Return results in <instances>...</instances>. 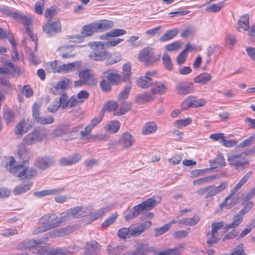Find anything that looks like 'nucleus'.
Returning a JSON list of instances; mask_svg holds the SVG:
<instances>
[{"instance_id":"1","label":"nucleus","mask_w":255,"mask_h":255,"mask_svg":"<svg viewBox=\"0 0 255 255\" xmlns=\"http://www.w3.org/2000/svg\"><path fill=\"white\" fill-rule=\"evenodd\" d=\"M8 14L11 15L15 19L19 20V22L23 24L25 30L23 32V39L22 41V44L25 48L26 52L30 56L32 54L30 47L32 41V33L30 28V25L32 24L31 18L15 12H11Z\"/></svg>"},{"instance_id":"2","label":"nucleus","mask_w":255,"mask_h":255,"mask_svg":"<svg viewBox=\"0 0 255 255\" xmlns=\"http://www.w3.org/2000/svg\"><path fill=\"white\" fill-rule=\"evenodd\" d=\"M227 160L229 164L238 172L242 171L249 166L246 150L238 149L235 152L228 155Z\"/></svg>"},{"instance_id":"3","label":"nucleus","mask_w":255,"mask_h":255,"mask_svg":"<svg viewBox=\"0 0 255 255\" xmlns=\"http://www.w3.org/2000/svg\"><path fill=\"white\" fill-rule=\"evenodd\" d=\"M5 168L7 171L20 179H29L31 177V174H28L30 172L28 167L24 163L15 164V158L12 156L6 162Z\"/></svg>"},{"instance_id":"4","label":"nucleus","mask_w":255,"mask_h":255,"mask_svg":"<svg viewBox=\"0 0 255 255\" xmlns=\"http://www.w3.org/2000/svg\"><path fill=\"white\" fill-rule=\"evenodd\" d=\"M48 241L47 238H43L37 240H33V254L38 255H65L67 252L61 248H51L49 249L48 247L41 246H34L33 244H44Z\"/></svg>"},{"instance_id":"5","label":"nucleus","mask_w":255,"mask_h":255,"mask_svg":"<svg viewBox=\"0 0 255 255\" xmlns=\"http://www.w3.org/2000/svg\"><path fill=\"white\" fill-rule=\"evenodd\" d=\"M57 215L55 214H47L43 216L38 221L40 226L34 230L33 234L43 233L58 227L56 222Z\"/></svg>"},{"instance_id":"6","label":"nucleus","mask_w":255,"mask_h":255,"mask_svg":"<svg viewBox=\"0 0 255 255\" xmlns=\"http://www.w3.org/2000/svg\"><path fill=\"white\" fill-rule=\"evenodd\" d=\"M252 175V171L247 172L240 180L238 183L230 191L229 195L226 198L223 202V205H226L229 200H231V203L237 204L239 203L241 197L240 195L235 193L244 185Z\"/></svg>"},{"instance_id":"7","label":"nucleus","mask_w":255,"mask_h":255,"mask_svg":"<svg viewBox=\"0 0 255 255\" xmlns=\"http://www.w3.org/2000/svg\"><path fill=\"white\" fill-rule=\"evenodd\" d=\"M101 41H95L89 43V46L93 50L89 54L90 59L94 61H103L112 56V54L108 51H104V47H102L99 45L94 46V43H98Z\"/></svg>"},{"instance_id":"8","label":"nucleus","mask_w":255,"mask_h":255,"mask_svg":"<svg viewBox=\"0 0 255 255\" xmlns=\"http://www.w3.org/2000/svg\"><path fill=\"white\" fill-rule=\"evenodd\" d=\"M32 144V135H27L23 140L22 144L19 146L17 149V154L19 159L23 161V163L26 164V161L29 159V153L27 146Z\"/></svg>"},{"instance_id":"9","label":"nucleus","mask_w":255,"mask_h":255,"mask_svg":"<svg viewBox=\"0 0 255 255\" xmlns=\"http://www.w3.org/2000/svg\"><path fill=\"white\" fill-rule=\"evenodd\" d=\"M135 139L129 132L124 133L118 141L112 140L109 144V148H116L118 144L121 145L124 148H129L134 143Z\"/></svg>"},{"instance_id":"10","label":"nucleus","mask_w":255,"mask_h":255,"mask_svg":"<svg viewBox=\"0 0 255 255\" xmlns=\"http://www.w3.org/2000/svg\"><path fill=\"white\" fill-rule=\"evenodd\" d=\"M139 61L144 62L146 65H152L158 59V57L154 56L153 49L151 47H146L142 49L138 54Z\"/></svg>"},{"instance_id":"11","label":"nucleus","mask_w":255,"mask_h":255,"mask_svg":"<svg viewBox=\"0 0 255 255\" xmlns=\"http://www.w3.org/2000/svg\"><path fill=\"white\" fill-rule=\"evenodd\" d=\"M59 102L61 108L65 110L75 107L78 103L76 97L72 96L68 98L67 95L65 93H62L60 95L59 98Z\"/></svg>"},{"instance_id":"12","label":"nucleus","mask_w":255,"mask_h":255,"mask_svg":"<svg viewBox=\"0 0 255 255\" xmlns=\"http://www.w3.org/2000/svg\"><path fill=\"white\" fill-rule=\"evenodd\" d=\"M55 163V160L54 157L48 156L39 157L34 161L35 166L42 170L50 168Z\"/></svg>"},{"instance_id":"13","label":"nucleus","mask_w":255,"mask_h":255,"mask_svg":"<svg viewBox=\"0 0 255 255\" xmlns=\"http://www.w3.org/2000/svg\"><path fill=\"white\" fill-rule=\"evenodd\" d=\"M77 230L75 225H70L65 227L53 230L49 233L51 238H57L67 236Z\"/></svg>"},{"instance_id":"14","label":"nucleus","mask_w":255,"mask_h":255,"mask_svg":"<svg viewBox=\"0 0 255 255\" xmlns=\"http://www.w3.org/2000/svg\"><path fill=\"white\" fill-rule=\"evenodd\" d=\"M79 77L83 83L90 85H95L97 81L94 74L89 70H85L79 72Z\"/></svg>"},{"instance_id":"15","label":"nucleus","mask_w":255,"mask_h":255,"mask_svg":"<svg viewBox=\"0 0 255 255\" xmlns=\"http://www.w3.org/2000/svg\"><path fill=\"white\" fill-rule=\"evenodd\" d=\"M72 218H79L88 216L91 213L89 207L78 206L70 209Z\"/></svg>"},{"instance_id":"16","label":"nucleus","mask_w":255,"mask_h":255,"mask_svg":"<svg viewBox=\"0 0 255 255\" xmlns=\"http://www.w3.org/2000/svg\"><path fill=\"white\" fill-rule=\"evenodd\" d=\"M228 186V182H222L219 186H216L215 185L208 186L207 194L205 195V198H209L216 196L219 193L224 191Z\"/></svg>"},{"instance_id":"17","label":"nucleus","mask_w":255,"mask_h":255,"mask_svg":"<svg viewBox=\"0 0 255 255\" xmlns=\"http://www.w3.org/2000/svg\"><path fill=\"white\" fill-rule=\"evenodd\" d=\"M134 250L132 252V255H144L148 253L155 252V249L152 247L141 243H137L134 246Z\"/></svg>"},{"instance_id":"18","label":"nucleus","mask_w":255,"mask_h":255,"mask_svg":"<svg viewBox=\"0 0 255 255\" xmlns=\"http://www.w3.org/2000/svg\"><path fill=\"white\" fill-rule=\"evenodd\" d=\"M82 158L80 154L75 153L68 157L61 158L59 160V163L62 166H71L79 161Z\"/></svg>"},{"instance_id":"19","label":"nucleus","mask_w":255,"mask_h":255,"mask_svg":"<svg viewBox=\"0 0 255 255\" xmlns=\"http://www.w3.org/2000/svg\"><path fill=\"white\" fill-rule=\"evenodd\" d=\"M177 93L180 95H186L191 93L194 91V87L193 83L179 82L176 86Z\"/></svg>"},{"instance_id":"20","label":"nucleus","mask_w":255,"mask_h":255,"mask_svg":"<svg viewBox=\"0 0 255 255\" xmlns=\"http://www.w3.org/2000/svg\"><path fill=\"white\" fill-rule=\"evenodd\" d=\"M100 249V245L96 241H93L86 244L84 252L86 255H97Z\"/></svg>"},{"instance_id":"21","label":"nucleus","mask_w":255,"mask_h":255,"mask_svg":"<svg viewBox=\"0 0 255 255\" xmlns=\"http://www.w3.org/2000/svg\"><path fill=\"white\" fill-rule=\"evenodd\" d=\"M103 77L112 84H117L121 81V76L113 69H109L103 73Z\"/></svg>"},{"instance_id":"22","label":"nucleus","mask_w":255,"mask_h":255,"mask_svg":"<svg viewBox=\"0 0 255 255\" xmlns=\"http://www.w3.org/2000/svg\"><path fill=\"white\" fill-rule=\"evenodd\" d=\"M151 225V222L147 221L135 228L129 227L131 237H136L141 234L145 230L149 228Z\"/></svg>"},{"instance_id":"23","label":"nucleus","mask_w":255,"mask_h":255,"mask_svg":"<svg viewBox=\"0 0 255 255\" xmlns=\"http://www.w3.org/2000/svg\"><path fill=\"white\" fill-rule=\"evenodd\" d=\"M33 121L34 123L41 125H49L53 123L54 119L52 116H49L47 117H40L38 112H33Z\"/></svg>"},{"instance_id":"24","label":"nucleus","mask_w":255,"mask_h":255,"mask_svg":"<svg viewBox=\"0 0 255 255\" xmlns=\"http://www.w3.org/2000/svg\"><path fill=\"white\" fill-rule=\"evenodd\" d=\"M30 120H27L20 122L16 127L14 132L16 134H21L25 133L32 127Z\"/></svg>"},{"instance_id":"25","label":"nucleus","mask_w":255,"mask_h":255,"mask_svg":"<svg viewBox=\"0 0 255 255\" xmlns=\"http://www.w3.org/2000/svg\"><path fill=\"white\" fill-rule=\"evenodd\" d=\"M80 63L75 61L71 63L62 64L60 73L65 74L75 71L80 67Z\"/></svg>"},{"instance_id":"26","label":"nucleus","mask_w":255,"mask_h":255,"mask_svg":"<svg viewBox=\"0 0 255 255\" xmlns=\"http://www.w3.org/2000/svg\"><path fill=\"white\" fill-rule=\"evenodd\" d=\"M97 32H102L109 29L113 27L114 23L112 20L103 19L98 22H95Z\"/></svg>"},{"instance_id":"27","label":"nucleus","mask_w":255,"mask_h":255,"mask_svg":"<svg viewBox=\"0 0 255 255\" xmlns=\"http://www.w3.org/2000/svg\"><path fill=\"white\" fill-rule=\"evenodd\" d=\"M63 188H59L56 189H51L45 190L41 191L35 192L34 195L37 197H43L48 195H56L64 191Z\"/></svg>"},{"instance_id":"28","label":"nucleus","mask_w":255,"mask_h":255,"mask_svg":"<svg viewBox=\"0 0 255 255\" xmlns=\"http://www.w3.org/2000/svg\"><path fill=\"white\" fill-rule=\"evenodd\" d=\"M168 88L167 85L163 83L156 82L151 87V92L154 94H164Z\"/></svg>"},{"instance_id":"29","label":"nucleus","mask_w":255,"mask_h":255,"mask_svg":"<svg viewBox=\"0 0 255 255\" xmlns=\"http://www.w3.org/2000/svg\"><path fill=\"white\" fill-rule=\"evenodd\" d=\"M140 204L133 207L125 216L126 221L132 219L135 217L138 216L142 211H144Z\"/></svg>"},{"instance_id":"30","label":"nucleus","mask_w":255,"mask_h":255,"mask_svg":"<svg viewBox=\"0 0 255 255\" xmlns=\"http://www.w3.org/2000/svg\"><path fill=\"white\" fill-rule=\"evenodd\" d=\"M237 27L239 31H240V29L249 31L250 27L249 26V16L248 14H245L240 17L238 22Z\"/></svg>"},{"instance_id":"31","label":"nucleus","mask_w":255,"mask_h":255,"mask_svg":"<svg viewBox=\"0 0 255 255\" xmlns=\"http://www.w3.org/2000/svg\"><path fill=\"white\" fill-rule=\"evenodd\" d=\"M157 129L156 124L153 122L146 123L143 126L141 131L144 135L155 132Z\"/></svg>"},{"instance_id":"32","label":"nucleus","mask_w":255,"mask_h":255,"mask_svg":"<svg viewBox=\"0 0 255 255\" xmlns=\"http://www.w3.org/2000/svg\"><path fill=\"white\" fill-rule=\"evenodd\" d=\"M243 216L239 212L235 215L233 219V222L225 227V232H227L230 229H234L238 227L243 221Z\"/></svg>"},{"instance_id":"33","label":"nucleus","mask_w":255,"mask_h":255,"mask_svg":"<svg viewBox=\"0 0 255 255\" xmlns=\"http://www.w3.org/2000/svg\"><path fill=\"white\" fill-rule=\"evenodd\" d=\"M113 208L112 206H107L95 211L91 215V220L95 221L103 217L106 213Z\"/></svg>"},{"instance_id":"34","label":"nucleus","mask_w":255,"mask_h":255,"mask_svg":"<svg viewBox=\"0 0 255 255\" xmlns=\"http://www.w3.org/2000/svg\"><path fill=\"white\" fill-rule=\"evenodd\" d=\"M210 165L212 168H222L225 165V162L223 156L221 154H219L213 161L210 160Z\"/></svg>"},{"instance_id":"35","label":"nucleus","mask_w":255,"mask_h":255,"mask_svg":"<svg viewBox=\"0 0 255 255\" xmlns=\"http://www.w3.org/2000/svg\"><path fill=\"white\" fill-rule=\"evenodd\" d=\"M136 83L138 87L145 89L151 85L152 79L148 77L141 76L136 80Z\"/></svg>"},{"instance_id":"36","label":"nucleus","mask_w":255,"mask_h":255,"mask_svg":"<svg viewBox=\"0 0 255 255\" xmlns=\"http://www.w3.org/2000/svg\"><path fill=\"white\" fill-rule=\"evenodd\" d=\"M211 74L207 73H203L194 78V82L202 85L206 84L212 79Z\"/></svg>"},{"instance_id":"37","label":"nucleus","mask_w":255,"mask_h":255,"mask_svg":"<svg viewBox=\"0 0 255 255\" xmlns=\"http://www.w3.org/2000/svg\"><path fill=\"white\" fill-rule=\"evenodd\" d=\"M218 176L217 175H211L206 177L195 179L193 181V184L194 185H203L206 183H209L211 181L217 179Z\"/></svg>"},{"instance_id":"38","label":"nucleus","mask_w":255,"mask_h":255,"mask_svg":"<svg viewBox=\"0 0 255 255\" xmlns=\"http://www.w3.org/2000/svg\"><path fill=\"white\" fill-rule=\"evenodd\" d=\"M154 97L150 93L144 92L136 96L135 102L138 103L143 104L152 101Z\"/></svg>"},{"instance_id":"39","label":"nucleus","mask_w":255,"mask_h":255,"mask_svg":"<svg viewBox=\"0 0 255 255\" xmlns=\"http://www.w3.org/2000/svg\"><path fill=\"white\" fill-rule=\"evenodd\" d=\"M95 32H97L95 22L84 25L83 27L82 34L85 36L91 35Z\"/></svg>"},{"instance_id":"40","label":"nucleus","mask_w":255,"mask_h":255,"mask_svg":"<svg viewBox=\"0 0 255 255\" xmlns=\"http://www.w3.org/2000/svg\"><path fill=\"white\" fill-rule=\"evenodd\" d=\"M71 212L69 210L60 214L59 216H57L56 222L58 224V227L64 222L70 220L72 218Z\"/></svg>"},{"instance_id":"41","label":"nucleus","mask_w":255,"mask_h":255,"mask_svg":"<svg viewBox=\"0 0 255 255\" xmlns=\"http://www.w3.org/2000/svg\"><path fill=\"white\" fill-rule=\"evenodd\" d=\"M178 33V29L174 28L166 31L160 38L161 42L169 40L176 36Z\"/></svg>"},{"instance_id":"42","label":"nucleus","mask_w":255,"mask_h":255,"mask_svg":"<svg viewBox=\"0 0 255 255\" xmlns=\"http://www.w3.org/2000/svg\"><path fill=\"white\" fill-rule=\"evenodd\" d=\"M123 41V39L117 38L111 41H108L105 43L101 41V42H99L98 43H94V44L95 45L94 46L96 47V45H99L100 46H102V47H104V48L106 49L111 46H116Z\"/></svg>"},{"instance_id":"43","label":"nucleus","mask_w":255,"mask_h":255,"mask_svg":"<svg viewBox=\"0 0 255 255\" xmlns=\"http://www.w3.org/2000/svg\"><path fill=\"white\" fill-rule=\"evenodd\" d=\"M125 250L123 246H113L109 245L107 247V252L109 255H119Z\"/></svg>"},{"instance_id":"44","label":"nucleus","mask_w":255,"mask_h":255,"mask_svg":"<svg viewBox=\"0 0 255 255\" xmlns=\"http://www.w3.org/2000/svg\"><path fill=\"white\" fill-rule=\"evenodd\" d=\"M120 125L117 121H112L105 127V129L111 133H116L120 128Z\"/></svg>"},{"instance_id":"45","label":"nucleus","mask_w":255,"mask_h":255,"mask_svg":"<svg viewBox=\"0 0 255 255\" xmlns=\"http://www.w3.org/2000/svg\"><path fill=\"white\" fill-rule=\"evenodd\" d=\"M30 188V185L29 184H20L16 186L13 189V193L15 195H20L26 192Z\"/></svg>"},{"instance_id":"46","label":"nucleus","mask_w":255,"mask_h":255,"mask_svg":"<svg viewBox=\"0 0 255 255\" xmlns=\"http://www.w3.org/2000/svg\"><path fill=\"white\" fill-rule=\"evenodd\" d=\"M156 205V201L150 198L144 201H143L140 205L142 206L144 210H150L154 207Z\"/></svg>"},{"instance_id":"47","label":"nucleus","mask_w":255,"mask_h":255,"mask_svg":"<svg viewBox=\"0 0 255 255\" xmlns=\"http://www.w3.org/2000/svg\"><path fill=\"white\" fill-rule=\"evenodd\" d=\"M74 49L73 46H62L59 48V50L62 52H65L61 54V56L63 58L66 59L74 56V55L71 54L70 52L73 51Z\"/></svg>"},{"instance_id":"48","label":"nucleus","mask_w":255,"mask_h":255,"mask_svg":"<svg viewBox=\"0 0 255 255\" xmlns=\"http://www.w3.org/2000/svg\"><path fill=\"white\" fill-rule=\"evenodd\" d=\"M45 136V133L44 132L43 128H40L38 130L35 129L33 132V141L34 140L36 141H41Z\"/></svg>"},{"instance_id":"49","label":"nucleus","mask_w":255,"mask_h":255,"mask_svg":"<svg viewBox=\"0 0 255 255\" xmlns=\"http://www.w3.org/2000/svg\"><path fill=\"white\" fill-rule=\"evenodd\" d=\"M61 62L58 61H52L48 64V66L51 69V72L59 73L61 71Z\"/></svg>"},{"instance_id":"50","label":"nucleus","mask_w":255,"mask_h":255,"mask_svg":"<svg viewBox=\"0 0 255 255\" xmlns=\"http://www.w3.org/2000/svg\"><path fill=\"white\" fill-rule=\"evenodd\" d=\"M123 70L124 72V75L123 80L127 81L130 78L131 75V66L129 64H125L123 66Z\"/></svg>"},{"instance_id":"51","label":"nucleus","mask_w":255,"mask_h":255,"mask_svg":"<svg viewBox=\"0 0 255 255\" xmlns=\"http://www.w3.org/2000/svg\"><path fill=\"white\" fill-rule=\"evenodd\" d=\"M131 87L130 84H128L125 87L124 89L122 91L119 95V99L120 100L123 101L128 98L131 89Z\"/></svg>"},{"instance_id":"52","label":"nucleus","mask_w":255,"mask_h":255,"mask_svg":"<svg viewBox=\"0 0 255 255\" xmlns=\"http://www.w3.org/2000/svg\"><path fill=\"white\" fill-rule=\"evenodd\" d=\"M162 60L165 68L168 70H172V63L171 58L166 52H164L163 53L162 56Z\"/></svg>"},{"instance_id":"53","label":"nucleus","mask_w":255,"mask_h":255,"mask_svg":"<svg viewBox=\"0 0 255 255\" xmlns=\"http://www.w3.org/2000/svg\"><path fill=\"white\" fill-rule=\"evenodd\" d=\"M224 4V1L212 4L206 8V11L209 12H218L221 10Z\"/></svg>"},{"instance_id":"54","label":"nucleus","mask_w":255,"mask_h":255,"mask_svg":"<svg viewBox=\"0 0 255 255\" xmlns=\"http://www.w3.org/2000/svg\"><path fill=\"white\" fill-rule=\"evenodd\" d=\"M196 29L194 27L188 26L181 34L182 37L187 38L192 36L195 33Z\"/></svg>"},{"instance_id":"55","label":"nucleus","mask_w":255,"mask_h":255,"mask_svg":"<svg viewBox=\"0 0 255 255\" xmlns=\"http://www.w3.org/2000/svg\"><path fill=\"white\" fill-rule=\"evenodd\" d=\"M126 33V31L124 29L116 28L112 29L109 32L106 33V37L107 36H110V37L119 36L124 35Z\"/></svg>"},{"instance_id":"56","label":"nucleus","mask_w":255,"mask_h":255,"mask_svg":"<svg viewBox=\"0 0 255 255\" xmlns=\"http://www.w3.org/2000/svg\"><path fill=\"white\" fill-rule=\"evenodd\" d=\"M118 236L120 238L126 239L131 237L130 228H122L120 229L118 232Z\"/></svg>"},{"instance_id":"57","label":"nucleus","mask_w":255,"mask_h":255,"mask_svg":"<svg viewBox=\"0 0 255 255\" xmlns=\"http://www.w3.org/2000/svg\"><path fill=\"white\" fill-rule=\"evenodd\" d=\"M181 42L179 41H175L166 46L165 48L168 51H177L181 48Z\"/></svg>"},{"instance_id":"58","label":"nucleus","mask_w":255,"mask_h":255,"mask_svg":"<svg viewBox=\"0 0 255 255\" xmlns=\"http://www.w3.org/2000/svg\"><path fill=\"white\" fill-rule=\"evenodd\" d=\"M118 107V105L116 102L110 101L105 104L103 111H107L109 112L113 111L115 113L117 112L116 110Z\"/></svg>"},{"instance_id":"59","label":"nucleus","mask_w":255,"mask_h":255,"mask_svg":"<svg viewBox=\"0 0 255 255\" xmlns=\"http://www.w3.org/2000/svg\"><path fill=\"white\" fill-rule=\"evenodd\" d=\"M224 223L223 222H214L211 226L212 231L211 232H209L208 235L215 234L217 235L218 231L221 229L223 227Z\"/></svg>"},{"instance_id":"60","label":"nucleus","mask_w":255,"mask_h":255,"mask_svg":"<svg viewBox=\"0 0 255 255\" xmlns=\"http://www.w3.org/2000/svg\"><path fill=\"white\" fill-rule=\"evenodd\" d=\"M117 214H113L107 219L102 224V227L107 228L114 223L117 218Z\"/></svg>"},{"instance_id":"61","label":"nucleus","mask_w":255,"mask_h":255,"mask_svg":"<svg viewBox=\"0 0 255 255\" xmlns=\"http://www.w3.org/2000/svg\"><path fill=\"white\" fill-rule=\"evenodd\" d=\"M190 231V228H187L185 230H180L174 233L173 236L175 239H181L186 237Z\"/></svg>"},{"instance_id":"62","label":"nucleus","mask_w":255,"mask_h":255,"mask_svg":"<svg viewBox=\"0 0 255 255\" xmlns=\"http://www.w3.org/2000/svg\"><path fill=\"white\" fill-rule=\"evenodd\" d=\"M192 123V120L191 118H187L184 120H177L175 122V125H176L178 128H182L183 127H186L188 125H189Z\"/></svg>"},{"instance_id":"63","label":"nucleus","mask_w":255,"mask_h":255,"mask_svg":"<svg viewBox=\"0 0 255 255\" xmlns=\"http://www.w3.org/2000/svg\"><path fill=\"white\" fill-rule=\"evenodd\" d=\"M66 133V128L64 126H59L53 132L52 136L53 137L61 136Z\"/></svg>"},{"instance_id":"64","label":"nucleus","mask_w":255,"mask_h":255,"mask_svg":"<svg viewBox=\"0 0 255 255\" xmlns=\"http://www.w3.org/2000/svg\"><path fill=\"white\" fill-rule=\"evenodd\" d=\"M170 228V224H166L161 226L160 228L156 229L155 231H156V233L155 236L156 237H159L164 233L167 232Z\"/></svg>"}]
</instances>
